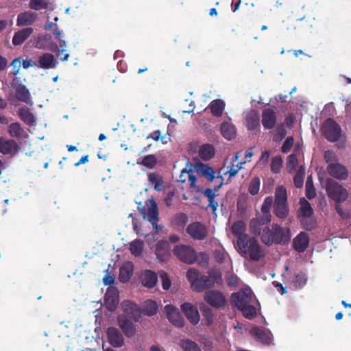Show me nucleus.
<instances>
[{"instance_id":"nucleus-1","label":"nucleus","mask_w":351,"mask_h":351,"mask_svg":"<svg viewBox=\"0 0 351 351\" xmlns=\"http://www.w3.org/2000/svg\"><path fill=\"white\" fill-rule=\"evenodd\" d=\"M262 242L270 246L273 243L278 245H285L291 240V231L289 228H283L278 223H274L272 228L265 227L263 229L261 237Z\"/></svg>"},{"instance_id":"nucleus-2","label":"nucleus","mask_w":351,"mask_h":351,"mask_svg":"<svg viewBox=\"0 0 351 351\" xmlns=\"http://www.w3.org/2000/svg\"><path fill=\"white\" fill-rule=\"evenodd\" d=\"M237 251L243 257L248 256L253 261H259L265 256L264 250L258 241L250 236L248 238L237 241Z\"/></svg>"},{"instance_id":"nucleus-3","label":"nucleus","mask_w":351,"mask_h":351,"mask_svg":"<svg viewBox=\"0 0 351 351\" xmlns=\"http://www.w3.org/2000/svg\"><path fill=\"white\" fill-rule=\"evenodd\" d=\"M10 66L12 69L10 74L14 77L10 86L12 93L9 97V101L12 105L16 106L22 101V82L21 78L17 76L21 68V58L14 59Z\"/></svg>"},{"instance_id":"nucleus-4","label":"nucleus","mask_w":351,"mask_h":351,"mask_svg":"<svg viewBox=\"0 0 351 351\" xmlns=\"http://www.w3.org/2000/svg\"><path fill=\"white\" fill-rule=\"evenodd\" d=\"M289 213L286 189L281 186L276 189L274 213L280 219L286 218Z\"/></svg>"},{"instance_id":"nucleus-5","label":"nucleus","mask_w":351,"mask_h":351,"mask_svg":"<svg viewBox=\"0 0 351 351\" xmlns=\"http://www.w3.org/2000/svg\"><path fill=\"white\" fill-rule=\"evenodd\" d=\"M325 188L328 197L336 203L344 202L348 199V191L341 184L331 178L326 179Z\"/></svg>"},{"instance_id":"nucleus-6","label":"nucleus","mask_w":351,"mask_h":351,"mask_svg":"<svg viewBox=\"0 0 351 351\" xmlns=\"http://www.w3.org/2000/svg\"><path fill=\"white\" fill-rule=\"evenodd\" d=\"M322 131L324 137L332 143L338 141L341 135L340 125L331 118H328L324 121Z\"/></svg>"},{"instance_id":"nucleus-7","label":"nucleus","mask_w":351,"mask_h":351,"mask_svg":"<svg viewBox=\"0 0 351 351\" xmlns=\"http://www.w3.org/2000/svg\"><path fill=\"white\" fill-rule=\"evenodd\" d=\"M217 178L220 180V183L215 186L213 189L207 188L205 190L201 191V193L204 195L205 197L207 198L208 201V204L206 207V209L210 208L212 210L213 214L217 215V210L219 206V204L217 201H215V197L219 195V191L221 186L223 185V177L219 176Z\"/></svg>"},{"instance_id":"nucleus-8","label":"nucleus","mask_w":351,"mask_h":351,"mask_svg":"<svg viewBox=\"0 0 351 351\" xmlns=\"http://www.w3.org/2000/svg\"><path fill=\"white\" fill-rule=\"evenodd\" d=\"M173 254L181 261L191 264L196 260V252L194 249L189 245H178L173 250Z\"/></svg>"},{"instance_id":"nucleus-9","label":"nucleus","mask_w":351,"mask_h":351,"mask_svg":"<svg viewBox=\"0 0 351 351\" xmlns=\"http://www.w3.org/2000/svg\"><path fill=\"white\" fill-rule=\"evenodd\" d=\"M187 234L194 240L203 241L208 235V228L199 221L191 223L186 228Z\"/></svg>"},{"instance_id":"nucleus-10","label":"nucleus","mask_w":351,"mask_h":351,"mask_svg":"<svg viewBox=\"0 0 351 351\" xmlns=\"http://www.w3.org/2000/svg\"><path fill=\"white\" fill-rule=\"evenodd\" d=\"M186 277L193 291L201 293L205 290L203 275L197 269L191 268L186 272Z\"/></svg>"},{"instance_id":"nucleus-11","label":"nucleus","mask_w":351,"mask_h":351,"mask_svg":"<svg viewBox=\"0 0 351 351\" xmlns=\"http://www.w3.org/2000/svg\"><path fill=\"white\" fill-rule=\"evenodd\" d=\"M252 292L250 289L241 290L231 295V302L234 304L237 309L247 305L252 300Z\"/></svg>"},{"instance_id":"nucleus-12","label":"nucleus","mask_w":351,"mask_h":351,"mask_svg":"<svg viewBox=\"0 0 351 351\" xmlns=\"http://www.w3.org/2000/svg\"><path fill=\"white\" fill-rule=\"evenodd\" d=\"M204 299L209 305L215 308H221L226 302L222 293L217 290L207 291L204 293Z\"/></svg>"},{"instance_id":"nucleus-13","label":"nucleus","mask_w":351,"mask_h":351,"mask_svg":"<svg viewBox=\"0 0 351 351\" xmlns=\"http://www.w3.org/2000/svg\"><path fill=\"white\" fill-rule=\"evenodd\" d=\"M181 310L193 325H197L200 319L197 308L190 302H184L181 305Z\"/></svg>"},{"instance_id":"nucleus-14","label":"nucleus","mask_w":351,"mask_h":351,"mask_svg":"<svg viewBox=\"0 0 351 351\" xmlns=\"http://www.w3.org/2000/svg\"><path fill=\"white\" fill-rule=\"evenodd\" d=\"M109 343L114 348H121L124 345V338L120 330L113 326L109 327L106 331Z\"/></svg>"},{"instance_id":"nucleus-15","label":"nucleus","mask_w":351,"mask_h":351,"mask_svg":"<svg viewBox=\"0 0 351 351\" xmlns=\"http://www.w3.org/2000/svg\"><path fill=\"white\" fill-rule=\"evenodd\" d=\"M165 309L167 313V317L172 324L177 327L184 326V318L173 305L168 304L165 306Z\"/></svg>"},{"instance_id":"nucleus-16","label":"nucleus","mask_w":351,"mask_h":351,"mask_svg":"<svg viewBox=\"0 0 351 351\" xmlns=\"http://www.w3.org/2000/svg\"><path fill=\"white\" fill-rule=\"evenodd\" d=\"M309 245V237L307 233L301 232L293 241V249L298 253L304 252Z\"/></svg>"},{"instance_id":"nucleus-17","label":"nucleus","mask_w":351,"mask_h":351,"mask_svg":"<svg viewBox=\"0 0 351 351\" xmlns=\"http://www.w3.org/2000/svg\"><path fill=\"white\" fill-rule=\"evenodd\" d=\"M327 170L332 177L339 180H346L348 176L346 168L338 162L328 165Z\"/></svg>"},{"instance_id":"nucleus-18","label":"nucleus","mask_w":351,"mask_h":351,"mask_svg":"<svg viewBox=\"0 0 351 351\" xmlns=\"http://www.w3.org/2000/svg\"><path fill=\"white\" fill-rule=\"evenodd\" d=\"M178 181L182 184L187 182L191 188L195 186L196 177L194 175L192 165H190L189 169L186 167L181 171Z\"/></svg>"},{"instance_id":"nucleus-19","label":"nucleus","mask_w":351,"mask_h":351,"mask_svg":"<svg viewBox=\"0 0 351 351\" xmlns=\"http://www.w3.org/2000/svg\"><path fill=\"white\" fill-rule=\"evenodd\" d=\"M19 151L18 144L14 140L0 138V152L6 155H14Z\"/></svg>"},{"instance_id":"nucleus-20","label":"nucleus","mask_w":351,"mask_h":351,"mask_svg":"<svg viewBox=\"0 0 351 351\" xmlns=\"http://www.w3.org/2000/svg\"><path fill=\"white\" fill-rule=\"evenodd\" d=\"M276 123V114L271 108H267L263 110L262 114V124L265 129H272Z\"/></svg>"},{"instance_id":"nucleus-21","label":"nucleus","mask_w":351,"mask_h":351,"mask_svg":"<svg viewBox=\"0 0 351 351\" xmlns=\"http://www.w3.org/2000/svg\"><path fill=\"white\" fill-rule=\"evenodd\" d=\"M117 320L119 326L127 337H132L135 335L136 329L131 321L125 316H119Z\"/></svg>"},{"instance_id":"nucleus-22","label":"nucleus","mask_w":351,"mask_h":351,"mask_svg":"<svg viewBox=\"0 0 351 351\" xmlns=\"http://www.w3.org/2000/svg\"><path fill=\"white\" fill-rule=\"evenodd\" d=\"M38 62L40 66L45 69L56 68L58 62L55 59L53 54L49 53H45L39 57Z\"/></svg>"},{"instance_id":"nucleus-23","label":"nucleus","mask_w":351,"mask_h":351,"mask_svg":"<svg viewBox=\"0 0 351 351\" xmlns=\"http://www.w3.org/2000/svg\"><path fill=\"white\" fill-rule=\"evenodd\" d=\"M221 134L223 138L228 141H232L235 138L237 135V129L235 126L228 122H223L220 126Z\"/></svg>"},{"instance_id":"nucleus-24","label":"nucleus","mask_w":351,"mask_h":351,"mask_svg":"<svg viewBox=\"0 0 351 351\" xmlns=\"http://www.w3.org/2000/svg\"><path fill=\"white\" fill-rule=\"evenodd\" d=\"M149 183L154 186L156 191H162L164 188V180L162 176L158 172H152L148 174Z\"/></svg>"},{"instance_id":"nucleus-25","label":"nucleus","mask_w":351,"mask_h":351,"mask_svg":"<svg viewBox=\"0 0 351 351\" xmlns=\"http://www.w3.org/2000/svg\"><path fill=\"white\" fill-rule=\"evenodd\" d=\"M245 231L246 224L244 221L240 220L232 224V232L237 237V241H239L241 239H245L248 238L250 235L246 234Z\"/></svg>"},{"instance_id":"nucleus-26","label":"nucleus","mask_w":351,"mask_h":351,"mask_svg":"<svg viewBox=\"0 0 351 351\" xmlns=\"http://www.w3.org/2000/svg\"><path fill=\"white\" fill-rule=\"evenodd\" d=\"M194 168L199 175L206 178L207 180L210 182L213 181L215 178L214 171L207 165L198 163L194 167Z\"/></svg>"},{"instance_id":"nucleus-27","label":"nucleus","mask_w":351,"mask_h":351,"mask_svg":"<svg viewBox=\"0 0 351 351\" xmlns=\"http://www.w3.org/2000/svg\"><path fill=\"white\" fill-rule=\"evenodd\" d=\"M141 280L143 285L148 288H152L158 281V276L154 271L145 270L142 274Z\"/></svg>"},{"instance_id":"nucleus-28","label":"nucleus","mask_w":351,"mask_h":351,"mask_svg":"<svg viewBox=\"0 0 351 351\" xmlns=\"http://www.w3.org/2000/svg\"><path fill=\"white\" fill-rule=\"evenodd\" d=\"M133 265L130 263L123 265L119 269V280L121 282H128L133 274Z\"/></svg>"},{"instance_id":"nucleus-29","label":"nucleus","mask_w":351,"mask_h":351,"mask_svg":"<svg viewBox=\"0 0 351 351\" xmlns=\"http://www.w3.org/2000/svg\"><path fill=\"white\" fill-rule=\"evenodd\" d=\"M250 332L259 342L264 344H269L271 342L269 334L258 327L252 328Z\"/></svg>"},{"instance_id":"nucleus-30","label":"nucleus","mask_w":351,"mask_h":351,"mask_svg":"<svg viewBox=\"0 0 351 351\" xmlns=\"http://www.w3.org/2000/svg\"><path fill=\"white\" fill-rule=\"evenodd\" d=\"M158 308V304L155 301L147 300L144 302L142 306L141 312L145 315L152 316L156 314Z\"/></svg>"},{"instance_id":"nucleus-31","label":"nucleus","mask_w":351,"mask_h":351,"mask_svg":"<svg viewBox=\"0 0 351 351\" xmlns=\"http://www.w3.org/2000/svg\"><path fill=\"white\" fill-rule=\"evenodd\" d=\"M199 155L204 160L211 159L215 155V148L210 144H205L200 147Z\"/></svg>"},{"instance_id":"nucleus-32","label":"nucleus","mask_w":351,"mask_h":351,"mask_svg":"<svg viewBox=\"0 0 351 351\" xmlns=\"http://www.w3.org/2000/svg\"><path fill=\"white\" fill-rule=\"evenodd\" d=\"M212 114L215 117H221L225 108V103L223 100L215 99L209 105Z\"/></svg>"},{"instance_id":"nucleus-33","label":"nucleus","mask_w":351,"mask_h":351,"mask_svg":"<svg viewBox=\"0 0 351 351\" xmlns=\"http://www.w3.org/2000/svg\"><path fill=\"white\" fill-rule=\"evenodd\" d=\"M300 221L302 228L308 231L313 230L317 226V220L313 216L300 217Z\"/></svg>"},{"instance_id":"nucleus-34","label":"nucleus","mask_w":351,"mask_h":351,"mask_svg":"<svg viewBox=\"0 0 351 351\" xmlns=\"http://www.w3.org/2000/svg\"><path fill=\"white\" fill-rule=\"evenodd\" d=\"M151 206L148 208L146 213L147 220L151 223H155L156 221H158V212L157 204L154 200L150 201Z\"/></svg>"},{"instance_id":"nucleus-35","label":"nucleus","mask_w":351,"mask_h":351,"mask_svg":"<svg viewBox=\"0 0 351 351\" xmlns=\"http://www.w3.org/2000/svg\"><path fill=\"white\" fill-rule=\"evenodd\" d=\"M144 247V242L141 239H135L130 243V250L132 255L139 256Z\"/></svg>"},{"instance_id":"nucleus-36","label":"nucleus","mask_w":351,"mask_h":351,"mask_svg":"<svg viewBox=\"0 0 351 351\" xmlns=\"http://www.w3.org/2000/svg\"><path fill=\"white\" fill-rule=\"evenodd\" d=\"M157 162L158 160L156 156L154 154H149L142 158L141 161H138V164L145 166L149 169H153L156 165Z\"/></svg>"},{"instance_id":"nucleus-37","label":"nucleus","mask_w":351,"mask_h":351,"mask_svg":"<svg viewBox=\"0 0 351 351\" xmlns=\"http://www.w3.org/2000/svg\"><path fill=\"white\" fill-rule=\"evenodd\" d=\"M169 250V244L166 241H160L156 246V254L157 257L162 258Z\"/></svg>"},{"instance_id":"nucleus-38","label":"nucleus","mask_w":351,"mask_h":351,"mask_svg":"<svg viewBox=\"0 0 351 351\" xmlns=\"http://www.w3.org/2000/svg\"><path fill=\"white\" fill-rule=\"evenodd\" d=\"M307 282V276L305 273L300 271L294 275L293 283L295 288H302Z\"/></svg>"},{"instance_id":"nucleus-39","label":"nucleus","mask_w":351,"mask_h":351,"mask_svg":"<svg viewBox=\"0 0 351 351\" xmlns=\"http://www.w3.org/2000/svg\"><path fill=\"white\" fill-rule=\"evenodd\" d=\"M259 125V117L255 113H251L246 117V126L250 130H254Z\"/></svg>"},{"instance_id":"nucleus-40","label":"nucleus","mask_w":351,"mask_h":351,"mask_svg":"<svg viewBox=\"0 0 351 351\" xmlns=\"http://www.w3.org/2000/svg\"><path fill=\"white\" fill-rule=\"evenodd\" d=\"M238 310L241 311L243 315L249 319H253L256 316L257 314L256 308L250 304L241 307Z\"/></svg>"},{"instance_id":"nucleus-41","label":"nucleus","mask_w":351,"mask_h":351,"mask_svg":"<svg viewBox=\"0 0 351 351\" xmlns=\"http://www.w3.org/2000/svg\"><path fill=\"white\" fill-rule=\"evenodd\" d=\"M304 174L305 169L303 166H300L293 178L294 185L296 188L300 189L302 187L304 183Z\"/></svg>"},{"instance_id":"nucleus-42","label":"nucleus","mask_w":351,"mask_h":351,"mask_svg":"<svg viewBox=\"0 0 351 351\" xmlns=\"http://www.w3.org/2000/svg\"><path fill=\"white\" fill-rule=\"evenodd\" d=\"M180 346L184 351H202L197 343L190 339L182 340Z\"/></svg>"},{"instance_id":"nucleus-43","label":"nucleus","mask_w":351,"mask_h":351,"mask_svg":"<svg viewBox=\"0 0 351 351\" xmlns=\"http://www.w3.org/2000/svg\"><path fill=\"white\" fill-rule=\"evenodd\" d=\"M301 208H300V217H308L313 216V210L311 206V204L306 200L305 199H302L301 201Z\"/></svg>"},{"instance_id":"nucleus-44","label":"nucleus","mask_w":351,"mask_h":351,"mask_svg":"<svg viewBox=\"0 0 351 351\" xmlns=\"http://www.w3.org/2000/svg\"><path fill=\"white\" fill-rule=\"evenodd\" d=\"M38 19V14L35 12L28 10L23 12V26L30 25Z\"/></svg>"},{"instance_id":"nucleus-45","label":"nucleus","mask_w":351,"mask_h":351,"mask_svg":"<svg viewBox=\"0 0 351 351\" xmlns=\"http://www.w3.org/2000/svg\"><path fill=\"white\" fill-rule=\"evenodd\" d=\"M306 196L309 199H311L316 196V192L313 185L311 176L307 178L306 182Z\"/></svg>"},{"instance_id":"nucleus-46","label":"nucleus","mask_w":351,"mask_h":351,"mask_svg":"<svg viewBox=\"0 0 351 351\" xmlns=\"http://www.w3.org/2000/svg\"><path fill=\"white\" fill-rule=\"evenodd\" d=\"M29 8L34 10H45L48 8V3L45 0H30Z\"/></svg>"},{"instance_id":"nucleus-47","label":"nucleus","mask_w":351,"mask_h":351,"mask_svg":"<svg viewBox=\"0 0 351 351\" xmlns=\"http://www.w3.org/2000/svg\"><path fill=\"white\" fill-rule=\"evenodd\" d=\"M282 166V159L281 156H275L272 158L270 167H271V171L274 173H279Z\"/></svg>"},{"instance_id":"nucleus-48","label":"nucleus","mask_w":351,"mask_h":351,"mask_svg":"<svg viewBox=\"0 0 351 351\" xmlns=\"http://www.w3.org/2000/svg\"><path fill=\"white\" fill-rule=\"evenodd\" d=\"M260 179L258 178H253L250 183L248 192L252 195L258 194L260 190Z\"/></svg>"},{"instance_id":"nucleus-49","label":"nucleus","mask_w":351,"mask_h":351,"mask_svg":"<svg viewBox=\"0 0 351 351\" xmlns=\"http://www.w3.org/2000/svg\"><path fill=\"white\" fill-rule=\"evenodd\" d=\"M274 200L272 196H268L265 197L261 206V212L263 214L271 215L270 209L272 205H274Z\"/></svg>"},{"instance_id":"nucleus-50","label":"nucleus","mask_w":351,"mask_h":351,"mask_svg":"<svg viewBox=\"0 0 351 351\" xmlns=\"http://www.w3.org/2000/svg\"><path fill=\"white\" fill-rule=\"evenodd\" d=\"M188 216L186 214L181 213L176 215L174 222L180 228H184L188 222Z\"/></svg>"},{"instance_id":"nucleus-51","label":"nucleus","mask_w":351,"mask_h":351,"mask_svg":"<svg viewBox=\"0 0 351 351\" xmlns=\"http://www.w3.org/2000/svg\"><path fill=\"white\" fill-rule=\"evenodd\" d=\"M298 164V158L295 154H291L287 157V168L289 173L296 169Z\"/></svg>"},{"instance_id":"nucleus-52","label":"nucleus","mask_w":351,"mask_h":351,"mask_svg":"<svg viewBox=\"0 0 351 351\" xmlns=\"http://www.w3.org/2000/svg\"><path fill=\"white\" fill-rule=\"evenodd\" d=\"M23 123L29 125V126H35L36 120L34 115L29 110L23 108Z\"/></svg>"},{"instance_id":"nucleus-53","label":"nucleus","mask_w":351,"mask_h":351,"mask_svg":"<svg viewBox=\"0 0 351 351\" xmlns=\"http://www.w3.org/2000/svg\"><path fill=\"white\" fill-rule=\"evenodd\" d=\"M213 254L215 260L220 264L223 263L225 262L228 256V253L225 251L223 248L216 249L214 251Z\"/></svg>"},{"instance_id":"nucleus-54","label":"nucleus","mask_w":351,"mask_h":351,"mask_svg":"<svg viewBox=\"0 0 351 351\" xmlns=\"http://www.w3.org/2000/svg\"><path fill=\"white\" fill-rule=\"evenodd\" d=\"M262 226L258 223V221L254 218L251 219L250 222V229L252 234H261L263 232Z\"/></svg>"},{"instance_id":"nucleus-55","label":"nucleus","mask_w":351,"mask_h":351,"mask_svg":"<svg viewBox=\"0 0 351 351\" xmlns=\"http://www.w3.org/2000/svg\"><path fill=\"white\" fill-rule=\"evenodd\" d=\"M21 127L19 123H14L9 126V134L12 137H19L21 135Z\"/></svg>"},{"instance_id":"nucleus-56","label":"nucleus","mask_w":351,"mask_h":351,"mask_svg":"<svg viewBox=\"0 0 351 351\" xmlns=\"http://www.w3.org/2000/svg\"><path fill=\"white\" fill-rule=\"evenodd\" d=\"M123 308L125 312H126L128 315L132 313L133 312L139 313L138 306L130 301H125L123 303Z\"/></svg>"},{"instance_id":"nucleus-57","label":"nucleus","mask_w":351,"mask_h":351,"mask_svg":"<svg viewBox=\"0 0 351 351\" xmlns=\"http://www.w3.org/2000/svg\"><path fill=\"white\" fill-rule=\"evenodd\" d=\"M208 276L212 278L214 284L220 283L222 281V275L221 271L217 269H212L208 271Z\"/></svg>"},{"instance_id":"nucleus-58","label":"nucleus","mask_w":351,"mask_h":351,"mask_svg":"<svg viewBox=\"0 0 351 351\" xmlns=\"http://www.w3.org/2000/svg\"><path fill=\"white\" fill-rule=\"evenodd\" d=\"M160 278L162 281V286L163 289L168 290L171 285V282L169 278L167 272L162 271L160 272Z\"/></svg>"},{"instance_id":"nucleus-59","label":"nucleus","mask_w":351,"mask_h":351,"mask_svg":"<svg viewBox=\"0 0 351 351\" xmlns=\"http://www.w3.org/2000/svg\"><path fill=\"white\" fill-rule=\"evenodd\" d=\"M324 159L328 165L337 162V156L335 153L331 150H327L324 152Z\"/></svg>"},{"instance_id":"nucleus-60","label":"nucleus","mask_w":351,"mask_h":351,"mask_svg":"<svg viewBox=\"0 0 351 351\" xmlns=\"http://www.w3.org/2000/svg\"><path fill=\"white\" fill-rule=\"evenodd\" d=\"M202 315L206 321V325L210 326L213 321L212 310L209 307H205L202 311Z\"/></svg>"},{"instance_id":"nucleus-61","label":"nucleus","mask_w":351,"mask_h":351,"mask_svg":"<svg viewBox=\"0 0 351 351\" xmlns=\"http://www.w3.org/2000/svg\"><path fill=\"white\" fill-rule=\"evenodd\" d=\"M293 142L294 139L293 136L287 137L281 147V152L284 154L288 153L291 150L293 145Z\"/></svg>"},{"instance_id":"nucleus-62","label":"nucleus","mask_w":351,"mask_h":351,"mask_svg":"<svg viewBox=\"0 0 351 351\" xmlns=\"http://www.w3.org/2000/svg\"><path fill=\"white\" fill-rule=\"evenodd\" d=\"M245 162H238L237 165H232L225 174H228L230 178L235 176L238 171L242 168V165Z\"/></svg>"},{"instance_id":"nucleus-63","label":"nucleus","mask_w":351,"mask_h":351,"mask_svg":"<svg viewBox=\"0 0 351 351\" xmlns=\"http://www.w3.org/2000/svg\"><path fill=\"white\" fill-rule=\"evenodd\" d=\"M261 226L267 225L271 221V215L263 214L262 216L255 218Z\"/></svg>"},{"instance_id":"nucleus-64","label":"nucleus","mask_w":351,"mask_h":351,"mask_svg":"<svg viewBox=\"0 0 351 351\" xmlns=\"http://www.w3.org/2000/svg\"><path fill=\"white\" fill-rule=\"evenodd\" d=\"M339 204L340 203H336V205H335V210H336L337 213L339 214V215L343 219L349 218V214L344 212L343 208L341 207V206Z\"/></svg>"}]
</instances>
